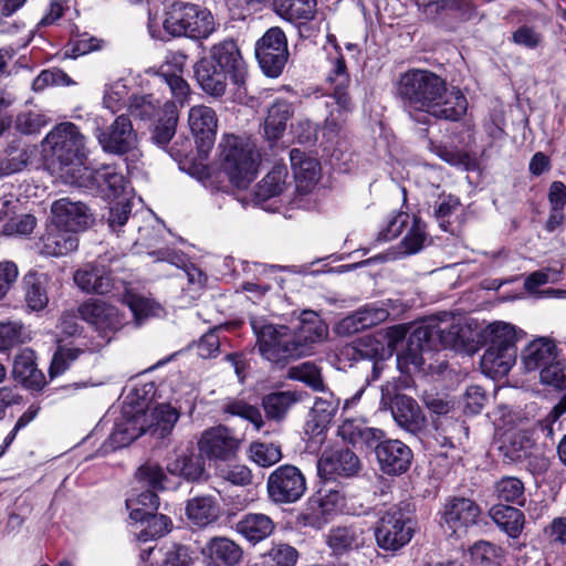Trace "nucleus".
<instances>
[{"mask_svg": "<svg viewBox=\"0 0 566 566\" xmlns=\"http://www.w3.org/2000/svg\"><path fill=\"white\" fill-rule=\"evenodd\" d=\"M396 97L403 111L418 124L429 125L431 118L458 120L468 109V101L455 87L426 69H410L398 76Z\"/></svg>", "mask_w": 566, "mask_h": 566, "instance_id": "f257e3e1", "label": "nucleus"}, {"mask_svg": "<svg viewBox=\"0 0 566 566\" xmlns=\"http://www.w3.org/2000/svg\"><path fill=\"white\" fill-rule=\"evenodd\" d=\"M217 27L210 10L185 1H175L166 7L163 20L151 11L148 13L149 35L163 42L172 38L206 40L213 34Z\"/></svg>", "mask_w": 566, "mask_h": 566, "instance_id": "f03ea898", "label": "nucleus"}, {"mask_svg": "<svg viewBox=\"0 0 566 566\" xmlns=\"http://www.w3.org/2000/svg\"><path fill=\"white\" fill-rule=\"evenodd\" d=\"M471 340L470 327L461 318L448 313L431 319L428 324L416 327L408 337L406 360L416 367L424 363L422 355L431 352L440 344L443 348L460 349Z\"/></svg>", "mask_w": 566, "mask_h": 566, "instance_id": "7ed1b4c3", "label": "nucleus"}, {"mask_svg": "<svg viewBox=\"0 0 566 566\" xmlns=\"http://www.w3.org/2000/svg\"><path fill=\"white\" fill-rule=\"evenodd\" d=\"M524 332L516 326L496 321L482 331L486 349L481 358V369L490 378L506 376L516 363L517 342Z\"/></svg>", "mask_w": 566, "mask_h": 566, "instance_id": "20e7f679", "label": "nucleus"}, {"mask_svg": "<svg viewBox=\"0 0 566 566\" xmlns=\"http://www.w3.org/2000/svg\"><path fill=\"white\" fill-rule=\"evenodd\" d=\"M219 148L221 166L232 185L247 188L256 177L260 154L249 137L226 134Z\"/></svg>", "mask_w": 566, "mask_h": 566, "instance_id": "39448f33", "label": "nucleus"}, {"mask_svg": "<svg viewBox=\"0 0 566 566\" xmlns=\"http://www.w3.org/2000/svg\"><path fill=\"white\" fill-rule=\"evenodd\" d=\"M43 151L60 165L62 174L71 181V174L78 175L83 165L84 136L76 125L64 122L56 125L44 138Z\"/></svg>", "mask_w": 566, "mask_h": 566, "instance_id": "423d86ee", "label": "nucleus"}, {"mask_svg": "<svg viewBox=\"0 0 566 566\" xmlns=\"http://www.w3.org/2000/svg\"><path fill=\"white\" fill-rule=\"evenodd\" d=\"M328 61L329 71L326 81L332 90L331 97L333 103H327V106L334 105L335 107L325 119L323 137L326 138L327 142L333 143L342 132L346 122V115L352 111L353 104L347 93L350 83L349 74L344 57L338 52L337 46H335L334 56H331Z\"/></svg>", "mask_w": 566, "mask_h": 566, "instance_id": "0eeeda50", "label": "nucleus"}, {"mask_svg": "<svg viewBox=\"0 0 566 566\" xmlns=\"http://www.w3.org/2000/svg\"><path fill=\"white\" fill-rule=\"evenodd\" d=\"M250 324L256 337L259 353L268 360L280 363L304 356V350L295 347L292 329L275 325L261 316H251Z\"/></svg>", "mask_w": 566, "mask_h": 566, "instance_id": "6e6552de", "label": "nucleus"}, {"mask_svg": "<svg viewBox=\"0 0 566 566\" xmlns=\"http://www.w3.org/2000/svg\"><path fill=\"white\" fill-rule=\"evenodd\" d=\"M416 522L399 506L389 507L378 520L375 528L377 545L388 552H397L412 538Z\"/></svg>", "mask_w": 566, "mask_h": 566, "instance_id": "1a4fd4ad", "label": "nucleus"}, {"mask_svg": "<svg viewBox=\"0 0 566 566\" xmlns=\"http://www.w3.org/2000/svg\"><path fill=\"white\" fill-rule=\"evenodd\" d=\"M71 184L90 191H96L108 200L125 198L128 193V182L113 165H104L98 169L80 168L78 175L71 174Z\"/></svg>", "mask_w": 566, "mask_h": 566, "instance_id": "9d476101", "label": "nucleus"}, {"mask_svg": "<svg viewBox=\"0 0 566 566\" xmlns=\"http://www.w3.org/2000/svg\"><path fill=\"white\" fill-rule=\"evenodd\" d=\"M305 491V476L295 465H280L266 480L268 496L274 504L295 503L304 495Z\"/></svg>", "mask_w": 566, "mask_h": 566, "instance_id": "9b49d317", "label": "nucleus"}, {"mask_svg": "<svg viewBox=\"0 0 566 566\" xmlns=\"http://www.w3.org/2000/svg\"><path fill=\"white\" fill-rule=\"evenodd\" d=\"M255 57L269 77L282 74L289 59L287 42L280 28H270L255 43Z\"/></svg>", "mask_w": 566, "mask_h": 566, "instance_id": "f8f14e48", "label": "nucleus"}, {"mask_svg": "<svg viewBox=\"0 0 566 566\" xmlns=\"http://www.w3.org/2000/svg\"><path fill=\"white\" fill-rule=\"evenodd\" d=\"M395 386L390 382L381 386L380 405L390 407L397 424L406 431L418 434L424 427V416L415 399L406 395H394Z\"/></svg>", "mask_w": 566, "mask_h": 566, "instance_id": "ddd939ff", "label": "nucleus"}, {"mask_svg": "<svg viewBox=\"0 0 566 566\" xmlns=\"http://www.w3.org/2000/svg\"><path fill=\"white\" fill-rule=\"evenodd\" d=\"M94 134L103 150L109 154L124 155L133 150L137 145V134L128 116L119 115L105 128L99 127L95 119Z\"/></svg>", "mask_w": 566, "mask_h": 566, "instance_id": "4468645a", "label": "nucleus"}, {"mask_svg": "<svg viewBox=\"0 0 566 566\" xmlns=\"http://www.w3.org/2000/svg\"><path fill=\"white\" fill-rule=\"evenodd\" d=\"M480 507L467 497H452L443 506L440 525L449 536H460L474 525Z\"/></svg>", "mask_w": 566, "mask_h": 566, "instance_id": "2eb2a0df", "label": "nucleus"}, {"mask_svg": "<svg viewBox=\"0 0 566 566\" xmlns=\"http://www.w3.org/2000/svg\"><path fill=\"white\" fill-rule=\"evenodd\" d=\"M240 440L226 426L211 427L201 433L198 449L212 461H229L239 450Z\"/></svg>", "mask_w": 566, "mask_h": 566, "instance_id": "dca6fc26", "label": "nucleus"}, {"mask_svg": "<svg viewBox=\"0 0 566 566\" xmlns=\"http://www.w3.org/2000/svg\"><path fill=\"white\" fill-rule=\"evenodd\" d=\"M81 318L92 325L105 343L125 325V317L119 311L103 302H86L78 307Z\"/></svg>", "mask_w": 566, "mask_h": 566, "instance_id": "f3484780", "label": "nucleus"}, {"mask_svg": "<svg viewBox=\"0 0 566 566\" xmlns=\"http://www.w3.org/2000/svg\"><path fill=\"white\" fill-rule=\"evenodd\" d=\"M203 59L230 74L233 84L240 86L244 83L247 65L234 40L226 39L213 44Z\"/></svg>", "mask_w": 566, "mask_h": 566, "instance_id": "a211bd4d", "label": "nucleus"}, {"mask_svg": "<svg viewBox=\"0 0 566 566\" xmlns=\"http://www.w3.org/2000/svg\"><path fill=\"white\" fill-rule=\"evenodd\" d=\"M343 494L334 489L322 488L306 502L302 513L304 524L314 528H321L327 523L329 516L343 505Z\"/></svg>", "mask_w": 566, "mask_h": 566, "instance_id": "6ab92c4d", "label": "nucleus"}, {"mask_svg": "<svg viewBox=\"0 0 566 566\" xmlns=\"http://www.w3.org/2000/svg\"><path fill=\"white\" fill-rule=\"evenodd\" d=\"M50 221L77 234V232L86 230L93 223L94 218L85 203L64 197L51 205Z\"/></svg>", "mask_w": 566, "mask_h": 566, "instance_id": "aec40b11", "label": "nucleus"}, {"mask_svg": "<svg viewBox=\"0 0 566 566\" xmlns=\"http://www.w3.org/2000/svg\"><path fill=\"white\" fill-rule=\"evenodd\" d=\"M76 286L86 293L108 294L117 289V282L112 276L104 260L84 264L73 275Z\"/></svg>", "mask_w": 566, "mask_h": 566, "instance_id": "412c9836", "label": "nucleus"}, {"mask_svg": "<svg viewBox=\"0 0 566 566\" xmlns=\"http://www.w3.org/2000/svg\"><path fill=\"white\" fill-rule=\"evenodd\" d=\"M375 453L380 470L388 475L405 473L412 460L411 449L397 439L382 440L375 446Z\"/></svg>", "mask_w": 566, "mask_h": 566, "instance_id": "4be33fe9", "label": "nucleus"}, {"mask_svg": "<svg viewBox=\"0 0 566 566\" xmlns=\"http://www.w3.org/2000/svg\"><path fill=\"white\" fill-rule=\"evenodd\" d=\"M188 123L200 154H207L214 144L218 118L216 112L206 105L192 106Z\"/></svg>", "mask_w": 566, "mask_h": 566, "instance_id": "5701e85b", "label": "nucleus"}, {"mask_svg": "<svg viewBox=\"0 0 566 566\" xmlns=\"http://www.w3.org/2000/svg\"><path fill=\"white\" fill-rule=\"evenodd\" d=\"M427 237L428 234L424 222L417 216H412L409 226L406 227V235L400 242V251L398 253L388 252L385 254H378L356 264L355 266H366L377 262L395 260L401 255L416 254L424 247Z\"/></svg>", "mask_w": 566, "mask_h": 566, "instance_id": "b1692460", "label": "nucleus"}, {"mask_svg": "<svg viewBox=\"0 0 566 566\" xmlns=\"http://www.w3.org/2000/svg\"><path fill=\"white\" fill-rule=\"evenodd\" d=\"M360 467L358 457L348 449L335 450L317 461L318 475L328 481L355 475Z\"/></svg>", "mask_w": 566, "mask_h": 566, "instance_id": "393cba45", "label": "nucleus"}, {"mask_svg": "<svg viewBox=\"0 0 566 566\" xmlns=\"http://www.w3.org/2000/svg\"><path fill=\"white\" fill-rule=\"evenodd\" d=\"M77 248V234L51 221L46 224L45 231L39 240V251L45 256H64L74 252Z\"/></svg>", "mask_w": 566, "mask_h": 566, "instance_id": "a878e982", "label": "nucleus"}, {"mask_svg": "<svg viewBox=\"0 0 566 566\" xmlns=\"http://www.w3.org/2000/svg\"><path fill=\"white\" fill-rule=\"evenodd\" d=\"M147 417V413L140 410L130 416L125 410L115 422L114 429L106 442L107 447L115 450L129 446L146 432L145 423Z\"/></svg>", "mask_w": 566, "mask_h": 566, "instance_id": "bb28decb", "label": "nucleus"}, {"mask_svg": "<svg viewBox=\"0 0 566 566\" xmlns=\"http://www.w3.org/2000/svg\"><path fill=\"white\" fill-rule=\"evenodd\" d=\"M290 160L297 192L310 193L321 178L319 161L297 148L290 151Z\"/></svg>", "mask_w": 566, "mask_h": 566, "instance_id": "cd10ccee", "label": "nucleus"}, {"mask_svg": "<svg viewBox=\"0 0 566 566\" xmlns=\"http://www.w3.org/2000/svg\"><path fill=\"white\" fill-rule=\"evenodd\" d=\"M201 554L211 566H237L243 557L241 546L224 536L210 538L202 547Z\"/></svg>", "mask_w": 566, "mask_h": 566, "instance_id": "c85d7f7f", "label": "nucleus"}, {"mask_svg": "<svg viewBox=\"0 0 566 566\" xmlns=\"http://www.w3.org/2000/svg\"><path fill=\"white\" fill-rule=\"evenodd\" d=\"M295 347L302 345L304 356L312 354V347L315 343L323 340L327 335V326L314 312H303L300 325L292 329Z\"/></svg>", "mask_w": 566, "mask_h": 566, "instance_id": "c756f323", "label": "nucleus"}, {"mask_svg": "<svg viewBox=\"0 0 566 566\" xmlns=\"http://www.w3.org/2000/svg\"><path fill=\"white\" fill-rule=\"evenodd\" d=\"M51 276L36 270L23 276L24 303L29 311L41 312L49 304V285Z\"/></svg>", "mask_w": 566, "mask_h": 566, "instance_id": "7c9ffc66", "label": "nucleus"}, {"mask_svg": "<svg viewBox=\"0 0 566 566\" xmlns=\"http://www.w3.org/2000/svg\"><path fill=\"white\" fill-rule=\"evenodd\" d=\"M389 311L384 302H374L358 308L340 322V328L347 333H358L385 322Z\"/></svg>", "mask_w": 566, "mask_h": 566, "instance_id": "2f4dec72", "label": "nucleus"}, {"mask_svg": "<svg viewBox=\"0 0 566 566\" xmlns=\"http://www.w3.org/2000/svg\"><path fill=\"white\" fill-rule=\"evenodd\" d=\"M195 76L201 90L213 97H221L226 93L228 81H231L230 74L205 59L196 63Z\"/></svg>", "mask_w": 566, "mask_h": 566, "instance_id": "473e14b6", "label": "nucleus"}, {"mask_svg": "<svg viewBox=\"0 0 566 566\" xmlns=\"http://www.w3.org/2000/svg\"><path fill=\"white\" fill-rule=\"evenodd\" d=\"M557 357L556 345L547 337L530 342L521 353L522 364L526 371L543 369Z\"/></svg>", "mask_w": 566, "mask_h": 566, "instance_id": "72a5a7b5", "label": "nucleus"}, {"mask_svg": "<svg viewBox=\"0 0 566 566\" xmlns=\"http://www.w3.org/2000/svg\"><path fill=\"white\" fill-rule=\"evenodd\" d=\"M365 543L364 531L358 526H337L329 530L326 544L334 555H344L360 548Z\"/></svg>", "mask_w": 566, "mask_h": 566, "instance_id": "f704fd0d", "label": "nucleus"}, {"mask_svg": "<svg viewBox=\"0 0 566 566\" xmlns=\"http://www.w3.org/2000/svg\"><path fill=\"white\" fill-rule=\"evenodd\" d=\"M534 448L532 434L524 429L507 431L499 447L504 459L510 462H518L526 459Z\"/></svg>", "mask_w": 566, "mask_h": 566, "instance_id": "c9c22d12", "label": "nucleus"}, {"mask_svg": "<svg viewBox=\"0 0 566 566\" xmlns=\"http://www.w3.org/2000/svg\"><path fill=\"white\" fill-rule=\"evenodd\" d=\"M274 527L272 518L263 513H248L235 524V531L253 544L269 537Z\"/></svg>", "mask_w": 566, "mask_h": 566, "instance_id": "e433bc0d", "label": "nucleus"}, {"mask_svg": "<svg viewBox=\"0 0 566 566\" xmlns=\"http://www.w3.org/2000/svg\"><path fill=\"white\" fill-rule=\"evenodd\" d=\"M293 114L294 108L290 102L276 99L272 103L264 119V134L268 140L275 142L283 136Z\"/></svg>", "mask_w": 566, "mask_h": 566, "instance_id": "4c0bfd02", "label": "nucleus"}, {"mask_svg": "<svg viewBox=\"0 0 566 566\" xmlns=\"http://www.w3.org/2000/svg\"><path fill=\"white\" fill-rule=\"evenodd\" d=\"M167 471L188 481H198L205 473L201 458L191 451L175 452L167 461Z\"/></svg>", "mask_w": 566, "mask_h": 566, "instance_id": "58836bf2", "label": "nucleus"}, {"mask_svg": "<svg viewBox=\"0 0 566 566\" xmlns=\"http://www.w3.org/2000/svg\"><path fill=\"white\" fill-rule=\"evenodd\" d=\"M289 176L285 165H274L268 175L255 186L254 199L258 205L280 197L287 188Z\"/></svg>", "mask_w": 566, "mask_h": 566, "instance_id": "ea45409f", "label": "nucleus"}, {"mask_svg": "<svg viewBox=\"0 0 566 566\" xmlns=\"http://www.w3.org/2000/svg\"><path fill=\"white\" fill-rule=\"evenodd\" d=\"M490 516L497 527L511 538H517L525 524L524 513L512 506L497 503L490 509Z\"/></svg>", "mask_w": 566, "mask_h": 566, "instance_id": "a19ab883", "label": "nucleus"}, {"mask_svg": "<svg viewBox=\"0 0 566 566\" xmlns=\"http://www.w3.org/2000/svg\"><path fill=\"white\" fill-rule=\"evenodd\" d=\"M12 373L17 380L32 389H40L43 385V375L36 368L34 354L30 349H23L15 356Z\"/></svg>", "mask_w": 566, "mask_h": 566, "instance_id": "79ce46f5", "label": "nucleus"}, {"mask_svg": "<svg viewBox=\"0 0 566 566\" xmlns=\"http://www.w3.org/2000/svg\"><path fill=\"white\" fill-rule=\"evenodd\" d=\"M300 400L301 395L296 391H275L263 397L262 406L268 419L281 421Z\"/></svg>", "mask_w": 566, "mask_h": 566, "instance_id": "37998d69", "label": "nucleus"}, {"mask_svg": "<svg viewBox=\"0 0 566 566\" xmlns=\"http://www.w3.org/2000/svg\"><path fill=\"white\" fill-rule=\"evenodd\" d=\"M186 514L193 525L205 527L217 521L219 506L212 496H198L188 501Z\"/></svg>", "mask_w": 566, "mask_h": 566, "instance_id": "c03bdc74", "label": "nucleus"}, {"mask_svg": "<svg viewBox=\"0 0 566 566\" xmlns=\"http://www.w3.org/2000/svg\"><path fill=\"white\" fill-rule=\"evenodd\" d=\"M178 123V112L176 104L166 101L160 108V117L153 132V140L156 145L164 148L176 134Z\"/></svg>", "mask_w": 566, "mask_h": 566, "instance_id": "a18cd8bd", "label": "nucleus"}, {"mask_svg": "<svg viewBox=\"0 0 566 566\" xmlns=\"http://www.w3.org/2000/svg\"><path fill=\"white\" fill-rule=\"evenodd\" d=\"M159 506V497L153 490H143L126 499V507L129 511V518L144 525L146 516L155 513Z\"/></svg>", "mask_w": 566, "mask_h": 566, "instance_id": "49530a36", "label": "nucleus"}, {"mask_svg": "<svg viewBox=\"0 0 566 566\" xmlns=\"http://www.w3.org/2000/svg\"><path fill=\"white\" fill-rule=\"evenodd\" d=\"M151 423L146 427V432L149 431L151 436L165 438L175 427L179 413L170 405L161 403L151 411Z\"/></svg>", "mask_w": 566, "mask_h": 566, "instance_id": "de8ad7c7", "label": "nucleus"}, {"mask_svg": "<svg viewBox=\"0 0 566 566\" xmlns=\"http://www.w3.org/2000/svg\"><path fill=\"white\" fill-rule=\"evenodd\" d=\"M133 96L127 81L119 78L105 85L103 105L112 113H116L126 106L128 107Z\"/></svg>", "mask_w": 566, "mask_h": 566, "instance_id": "09e8293b", "label": "nucleus"}, {"mask_svg": "<svg viewBox=\"0 0 566 566\" xmlns=\"http://www.w3.org/2000/svg\"><path fill=\"white\" fill-rule=\"evenodd\" d=\"M494 494L500 503L525 505L524 483L515 476H503L494 484Z\"/></svg>", "mask_w": 566, "mask_h": 566, "instance_id": "8fccbe9b", "label": "nucleus"}, {"mask_svg": "<svg viewBox=\"0 0 566 566\" xmlns=\"http://www.w3.org/2000/svg\"><path fill=\"white\" fill-rule=\"evenodd\" d=\"M287 378L305 384L314 391L325 392L326 385L323 380L321 369L313 363L305 361L290 367Z\"/></svg>", "mask_w": 566, "mask_h": 566, "instance_id": "3c124183", "label": "nucleus"}, {"mask_svg": "<svg viewBox=\"0 0 566 566\" xmlns=\"http://www.w3.org/2000/svg\"><path fill=\"white\" fill-rule=\"evenodd\" d=\"M461 208L459 198L452 195H441L433 205V217L443 231H452L453 218Z\"/></svg>", "mask_w": 566, "mask_h": 566, "instance_id": "603ef678", "label": "nucleus"}, {"mask_svg": "<svg viewBox=\"0 0 566 566\" xmlns=\"http://www.w3.org/2000/svg\"><path fill=\"white\" fill-rule=\"evenodd\" d=\"M171 520L163 514L153 513L144 520L142 528L135 532L137 541L147 544L157 537L166 535L171 528Z\"/></svg>", "mask_w": 566, "mask_h": 566, "instance_id": "864d4df0", "label": "nucleus"}, {"mask_svg": "<svg viewBox=\"0 0 566 566\" xmlns=\"http://www.w3.org/2000/svg\"><path fill=\"white\" fill-rule=\"evenodd\" d=\"M280 14L291 20H310L314 17L316 0H274Z\"/></svg>", "mask_w": 566, "mask_h": 566, "instance_id": "5fc2aeb1", "label": "nucleus"}, {"mask_svg": "<svg viewBox=\"0 0 566 566\" xmlns=\"http://www.w3.org/2000/svg\"><path fill=\"white\" fill-rule=\"evenodd\" d=\"M29 158L25 147L9 146L4 156L0 157V176L6 177L22 171L27 167Z\"/></svg>", "mask_w": 566, "mask_h": 566, "instance_id": "6e6d98bb", "label": "nucleus"}, {"mask_svg": "<svg viewBox=\"0 0 566 566\" xmlns=\"http://www.w3.org/2000/svg\"><path fill=\"white\" fill-rule=\"evenodd\" d=\"M298 558L297 551L289 544H274L264 555V566H295Z\"/></svg>", "mask_w": 566, "mask_h": 566, "instance_id": "4d7b16f0", "label": "nucleus"}, {"mask_svg": "<svg viewBox=\"0 0 566 566\" xmlns=\"http://www.w3.org/2000/svg\"><path fill=\"white\" fill-rule=\"evenodd\" d=\"M125 302L137 325L148 316L159 315L161 307L156 302L136 294H128Z\"/></svg>", "mask_w": 566, "mask_h": 566, "instance_id": "13d9d810", "label": "nucleus"}, {"mask_svg": "<svg viewBox=\"0 0 566 566\" xmlns=\"http://www.w3.org/2000/svg\"><path fill=\"white\" fill-rule=\"evenodd\" d=\"M358 352L361 356L368 357L373 363V374L371 379L376 380L379 378L380 373L382 370L381 360L385 357L390 356L389 350L385 347V345L374 338L367 337L363 343H360V348Z\"/></svg>", "mask_w": 566, "mask_h": 566, "instance_id": "bf43d9fd", "label": "nucleus"}, {"mask_svg": "<svg viewBox=\"0 0 566 566\" xmlns=\"http://www.w3.org/2000/svg\"><path fill=\"white\" fill-rule=\"evenodd\" d=\"M470 555L478 566H494L502 559V549L490 542L480 541L470 548Z\"/></svg>", "mask_w": 566, "mask_h": 566, "instance_id": "052dcab7", "label": "nucleus"}, {"mask_svg": "<svg viewBox=\"0 0 566 566\" xmlns=\"http://www.w3.org/2000/svg\"><path fill=\"white\" fill-rule=\"evenodd\" d=\"M161 556L160 566H192L193 558L188 546L170 544L158 552Z\"/></svg>", "mask_w": 566, "mask_h": 566, "instance_id": "680f3d73", "label": "nucleus"}, {"mask_svg": "<svg viewBox=\"0 0 566 566\" xmlns=\"http://www.w3.org/2000/svg\"><path fill=\"white\" fill-rule=\"evenodd\" d=\"M224 413L238 416L250 421L255 430H261L264 422L260 410L242 400H230L223 406Z\"/></svg>", "mask_w": 566, "mask_h": 566, "instance_id": "e2e57ef3", "label": "nucleus"}, {"mask_svg": "<svg viewBox=\"0 0 566 566\" xmlns=\"http://www.w3.org/2000/svg\"><path fill=\"white\" fill-rule=\"evenodd\" d=\"M250 458L260 467H271L282 458L279 446L273 443L254 442L250 447Z\"/></svg>", "mask_w": 566, "mask_h": 566, "instance_id": "0e129e2a", "label": "nucleus"}, {"mask_svg": "<svg viewBox=\"0 0 566 566\" xmlns=\"http://www.w3.org/2000/svg\"><path fill=\"white\" fill-rule=\"evenodd\" d=\"M36 227V218L30 213H24L9 219L1 229L4 237H28Z\"/></svg>", "mask_w": 566, "mask_h": 566, "instance_id": "69168bd1", "label": "nucleus"}, {"mask_svg": "<svg viewBox=\"0 0 566 566\" xmlns=\"http://www.w3.org/2000/svg\"><path fill=\"white\" fill-rule=\"evenodd\" d=\"M25 338V329L21 322H0V350L17 346L23 343Z\"/></svg>", "mask_w": 566, "mask_h": 566, "instance_id": "338daca9", "label": "nucleus"}, {"mask_svg": "<svg viewBox=\"0 0 566 566\" xmlns=\"http://www.w3.org/2000/svg\"><path fill=\"white\" fill-rule=\"evenodd\" d=\"M543 384L566 389V361H559L556 358L539 371Z\"/></svg>", "mask_w": 566, "mask_h": 566, "instance_id": "774afa93", "label": "nucleus"}]
</instances>
